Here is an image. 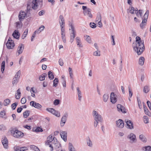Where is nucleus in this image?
Masks as SVG:
<instances>
[{
    "label": "nucleus",
    "mask_w": 151,
    "mask_h": 151,
    "mask_svg": "<svg viewBox=\"0 0 151 151\" xmlns=\"http://www.w3.org/2000/svg\"><path fill=\"white\" fill-rule=\"evenodd\" d=\"M17 105V103L15 102L12 104L11 105V107L12 109V110H15Z\"/></svg>",
    "instance_id": "4c0bfd02"
},
{
    "label": "nucleus",
    "mask_w": 151,
    "mask_h": 151,
    "mask_svg": "<svg viewBox=\"0 0 151 151\" xmlns=\"http://www.w3.org/2000/svg\"><path fill=\"white\" fill-rule=\"evenodd\" d=\"M48 78L50 80H52L54 79V76L51 71H49L48 73Z\"/></svg>",
    "instance_id": "a878e982"
},
{
    "label": "nucleus",
    "mask_w": 151,
    "mask_h": 151,
    "mask_svg": "<svg viewBox=\"0 0 151 151\" xmlns=\"http://www.w3.org/2000/svg\"><path fill=\"white\" fill-rule=\"evenodd\" d=\"M117 126L119 128H122L124 126V123L122 119H119L116 122Z\"/></svg>",
    "instance_id": "ddd939ff"
},
{
    "label": "nucleus",
    "mask_w": 151,
    "mask_h": 151,
    "mask_svg": "<svg viewBox=\"0 0 151 151\" xmlns=\"http://www.w3.org/2000/svg\"><path fill=\"white\" fill-rule=\"evenodd\" d=\"M30 148L31 149L35 151H40L39 149L37 146L34 145H31Z\"/></svg>",
    "instance_id": "c9c22d12"
},
{
    "label": "nucleus",
    "mask_w": 151,
    "mask_h": 151,
    "mask_svg": "<svg viewBox=\"0 0 151 151\" xmlns=\"http://www.w3.org/2000/svg\"><path fill=\"white\" fill-rule=\"evenodd\" d=\"M10 102L11 101L9 99H6L4 101L3 104L4 106H7L9 105Z\"/></svg>",
    "instance_id": "cd10ccee"
},
{
    "label": "nucleus",
    "mask_w": 151,
    "mask_h": 151,
    "mask_svg": "<svg viewBox=\"0 0 151 151\" xmlns=\"http://www.w3.org/2000/svg\"><path fill=\"white\" fill-rule=\"evenodd\" d=\"M61 38L63 40V42L64 43H65L66 42V39L65 37V35H62L61 36Z\"/></svg>",
    "instance_id": "0e129e2a"
},
{
    "label": "nucleus",
    "mask_w": 151,
    "mask_h": 151,
    "mask_svg": "<svg viewBox=\"0 0 151 151\" xmlns=\"http://www.w3.org/2000/svg\"><path fill=\"white\" fill-rule=\"evenodd\" d=\"M149 11L147 10L146 11L145 14L142 18V22L146 24L147 22V19L149 15Z\"/></svg>",
    "instance_id": "1a4fd4ad"
},
{
    "label": "nucleus",
    "mask_w": 151,
    "mask_h": 151,
    "mask_svg": "<svg viewBox=\"0 0 151 151\" xmlns=\"http://www.w3.org/2000/svg\"><path fill=\"white\" fill-rule=\"evenodd\" d=\"M23 109L22 106L17 108V112L18 113H20Z\"/></svg>",
    "instance_id": "338daca9"
},
{
    "label": "nucleus",
    "mask_w": 151,
    "mask_h": 151,
    "mask_svg": "<svg viewBox=\"0 0 151 151\" xmlns=\"http://www.w3.org/2000/svg\"><path fill=\"white\" fill-rule=\"evenodd\" d=\"M30 105L31 106L39 109H41L42 106L41 105L34 101H32L30 102Z\"/></svg>",
    "instance_id": "423d86ee"
},
{
    "label": "nucleus",
    "mask_w": 151,
    "mask_h": 151,
    "mask_svg": "<svg viewBox=\"0 0 151 151\" xmlns=\"http://www.w3.org/2000/svg\"><path fill=\"white\" fill-rule=\"evenodd\" d=\"M90 27L92 28H95L96 27V25L94 22H90L89 24Z\"/></svg>",
    "instance_id": "37998d69"
},
{
    "label": "nucleus",
    "mask_w": 151,
    "mask_h": 151,
    "mask_svg": "<svg viewBox=\"0 0 151 151\" xmlns=\"http://www.w3.org/2000/svg\"><path fill=\"white\" fill-rule=\"evenodd\" d=\"M60 103V100L58 99H55L54 102L53 104L55 105H58Z\"/></svg>",
    "instance_id": "a18cd8bd"
},
{
    "label": "nucleus",
    "mask_w": 151,
    "mask_h": 151,
    "mask_svg": "<svg viewBox=\"0 0 151 151\" xmlns=\"http://www.w3.org/2000/svg\"><path fill=\"white\" fill-rule=\"evenodd\" d=\"M68 116V113L66 112L64 113L60 121V124L61 127H63L64 125L65 124L66 122Z\"/></svg>",
    "instance_id": "39448f33"
},
{
    "label": "nucleus",
    "mask_w": 151,
    "mask_h": 151,
    "mask_svg": "<svg viewBox=\"0 0 151 151\" xmlns=\"http://www.w3.org/2000/svg\"><path fill=\"white\" fill-rule=\"evenodd\" d=\"M58 62L60 65L61 66L63 65V60L61 58H60L59 59Z\"/></svg>",
    "instance_id": "680f3d73"
},
{
    "label": "nucleus",
    "mask_w": 151,
    "mask_h": 151,
    "mask_svg": "<svg viewBox=\"0 0 151 151\" xmlns=\"http://www.w3.org/2000/svg\"><path fill=\"white\" fill-rule=\"evenodd\" d=\"M145 60V58L143 57H140L139 61V65L141 66L143 65L144 63Z\"/></svg>",
    "instance_id": "412c9836"
},
{
    "label": "nucleus",
    "mask_w": 151,
    "mask_h": 151,
    "mask_svg": "<svg viewBox=\"0 0 151 151\" xmlns=\"http://www.w3.org/2000/svg\"><path fill=\"white\" fill-rule=\"evenodd\" d=\"M77 91L78 96V100L80 101H81V98L82 97L81 93L80 90H79V88L77 87Z\"/></svg>",
    "instance_id": "393cba45"
},
{
    "label": "nucleus",
    "mask_w": 151,
    "mask_h": 151,
    "mask_svg": "<svg viewBox=\"0 0 151 151\" xmlns=\"http://www.w3.org/2000/svg\"><path fill=\"white\" fill-rule=\"evenodd\" d=\"M20 147L19 146L14 147V149L15 151H21L20 150Z\"/></svg>",
    "instance_id": "e2e57ef3"
},
{
    "label": "nucleus",
    "mask_w": 151,
    "mask_h": 151,
    "mask_svg": "<svg viewBox=\"0 0 151 151\" xmlns=\"http://www.w3.org/2000/svg\"><path fill=\"white\" fill-rule=\"evenodd\" d=\"M24 46L22 44H21L18 47L17 51L19 54H21L24 50Z\"/></svg>",
    "instance_id": "a211bd4d"
},
{
    "label": "nucleus",
    "mask_w": 151,
    "mask_h": 151,
    "mask_svg": "<svg viewBox=\"0 0 151 151\" xmlns=\"http://www.w3.org/2000/svg\"><path fill=\"white\" fill-rule=\"evenodd\" d=\"M68 25L69 27H70V28L69 29H71V32H76L75 30L73 21H72L71 22L70 21L69 22Z\"/></svg>",
    "instance_id": "aec40b11"
},
{
    "label": "nucleus",
    "mask_w": 151,
    "mask_h": 151,
    "mask_svg": "<svg viewBox=\"0 0 151 151\" xmlns=\"http://www.w3.org/2000/svg\"><path fill=\"white\" fill-rule=\"evenodd\" d=\"M26 99L24 98H22L21 100V102L22 104H24L26 102Z\"/></svg>",
    "instance_id": "bf43d9fd"
},
{
    "label": "nucleus",
    "mask_w": 151,
    "mask_h": 151,
    "mask_svg": "<svg viewBox=\"0 0 151 151\" xmlns=\"http://www.w3.org/2000/svg\"><path fill=\"white\" fill-rule=\"evenodd\" d=\"M21 74V72L20 70L18 71L16 73V74L15 75V76L14 78H18V79L19 78V77H20V75Z\"/></svg>",
    "instance_id": "58836bf2"
},
{
    "label": "nucleus",
    "mask_w": 151,
    "mask_h": 151,
    "mask_svg": "<svg viewBox=\"0 0 151 151\" xmlns=\"http://www.w3.org/2000/svg\"><path fill=\"white\" fill-rule=\"evenodd\" d=\"M11 132L13 137L17 138H21L24 136L23 133L18 130L16 128L12 129Z\"/></svg>",
    "instance_id": "7ed1b4c3"
},
{
    "label": "nucleus",
    "mask_w": 151,
    "mask_h": 151,
    "mask_svg": "<svg viewBox=\"0 0 151 151\" xmlns=\"http://www.w3.org/2000/svg\"><path fill=\"white\" fill-rule=\"evenodd\" d=\"M93 116L94 117V126L96 127L98 124V121L101 123L103 121V119L101 116L99 114L95 111H93Z\"/></svg>",
    "instance_id": "f03ea898"
},
{
    "label": "nucleus",
    "mask_w": 151,
    "mask_h": 151,
    "mask_svg": "<svg viewBox=\"0 0 151 151\" xmlns=\"http://www.w3.org/2000/svg\"><path fill=\"white\" fill-rule=\"evenodd\" d=\"M26 14L25 12H24L23 11H21L19 13L18 17L20 21H22L23 20V19L25 17Z\"/></svg>",
    "instance_id": "f8f14e48"
},
{
    "label": "nucleus",
    "mask_w": 151,
    "mask_h": 151,
    "mask_svg": "<svg viewBox=\"0 0 151 151\" xmlns=\"http://www.w3.org/2000/svg\"><path fill=\"white\" fill-rule=\"evenodd\" d=\"M84 37L85 38L86 40L89 43H91V38L89 36L86 35L84 36Z\"/></svg>",
    "instance_id": "473e14b6"
},
{
    "label": "nucleus",
    "mask_w": 151,
    "mask_h": 151,
    "mask_svg": "<svg viewBox=\"0 0 151 151\" xmlns=\"http://www.w3.org/2000/svg\"><path fill=\"white\" fill-rule=\"evenodd\" d=\"M135 42H133L132 45L134 50L136 52L138 55L141 54L145 49L144 41L141 40L139 36L136 37Z\"/></svg>",
    "instance_id": "f257e3e1"
},
{
    "label": "nucleus",
    "mask_w": 151,
    "mask_h": 151,
    "mask_svg": "<svg viewBox=\"0 0 151 151\" xmlns=\"http://www.w3.org/2000/svg\"><path fill=\"white\" fill-rule=\"evenodd\" d=\"M30 114V111L28 110H26L23 113V116L24 118H26L28 117Z\"/></svg>",
    "instance_id": "bb28decb"
},
{
    "label": "nucleus",
    "mask_w": 151,
    "mask_h": 151,
    "mask_svg": "<svg viewBox=\"0 0 151 151\" xmlns=\"http://www.w3.org/2000/svg\"><path fill=\"white\" fill-rule=\"evenodd\" d=\"M97 17H98V19L97 20V21H98L99 20H101V16L100 12L98 13L97 14Z\"/></svg>",
    "instance_id": "4d7b16f0"
},
{
    "label": "nucleus",
    "mask_w": 151,
    "mask_h": 151,
    "mask_svg": "<svg viewBox=\"0 0 151 151\" xmlns=\"http://www.w3.org/2000/svg\"><path fill=\"white\" fill-rule=\"evenodd\" d=\"M144 118V122L145 124L148 123V117L146 116H143Z\"/></svg>",
    "instance_id": "c03bdc74"
},
{
    "label": "nucleus",
    "mask_w": 151,
    "mask_h": 151,
    "mask_svg": "<svg viewBox=\"0 0 151 151\" xmlns=\"http://www.w3.org/2000/svg\"><path fill=\"white\" fill-rule=\"evenodd\" d=\"M76 32H71L70 35V38H75L76 36Z\"/></svg>",
    "instance_id": "3c124183"
},
{
    "label": "nucleus",
    "mask_w": 151,
    "mask_h": 151,
    "mask_svg": "<svg viewBox=\"0 0 151 151\" xmlns=\"http://www.w3.org/2000/svg\"><path fill=\"white\" fill-rule=\"evenodd\" d=\"M145 151H151V147L150 146H146L145 148Z\"/></svg>",
    "instance_id": "052dcab7"
},
{
    "label": "nucleus",
    "mask_w": 151,
    "mask_h": 151,
    "mask_svg": "<svg viewBox=\"0 0 151 151\" xmlns=\"http://www.w3.org/2000/svg\"><path fill=\"white\" fill-rule=\"evenodd\" d=\"M43 131L42 128L40 127H37L35 130V132H42Z\"/></svg>",
    "instance_id": "ea45409f"
},
{
    "label": "nucleus",
    "mask_w": 151,
    "mask_h": 151,
    "mask_svg": "<svg viewBox=\"0 0 151 151\" xmlns=\"http://www.w3.org/2000/svg\"><path fill=\"white\" fill-rule=\"evenodd\" d=\"M6 114V113L5 111H1L0 112V117L3 118L4 116Z\"/></svg>",
    "instance_id": "49530a36"
},
{
    "label": "nucleus",
    "mask_w": 151,
    "mask_h": 151,
    "mask_svg": "<svg viewBox=\"0 0 151 151\" xmlns=\"http://www.w3.org/2000/svg\"><path fill=\"white\" fill-rule=\"evenodd\" d=\"M47 74L46 73H44L42 74L41 75L39 76V79L41 81H42L45 80V78L47 77Z\"/></svg>",
    "instance_id": "4be33fe9"
},
{
    "label": "nucleus",
    "mask_w": 151,
    "mask_h": 151,
    "mask_svg": "<svg viewBox=\"0 0 151 151\" xmlns=\"http://www.w3.org/2000/svg\"><path fill=\"white\" fill-rule=\"evenodd\" d=\"M44 27H45L44 26L42 25L41 26H40V27L39 29L38 30H37V33H40L43 30Z\"/></svg>",
    "instance_id": "de8ad7c7"
},
{
    "label": "nucleus",
    "mask_w": 151,
    "mask_h": 151,
    "mask_svg": "<svg viewBox=\"0 0 151 151\" xmlns=\"http://www.w3.org/2000/svg\"><path fill=\"white\" fill-rule=\"evenodd\" d=\"M129 96H130V97L131 98L132 97V96L133 93L131 90V88H130L129 87Z\"/></svg>",
    "instance_id": "13d9d810"
},
{
    "label": "nucleus",
    "mask_w": 151,
    "mask_h": 151,
    "mask_svg": "<svg viewBox=\"0 0 151 151\" xmlns=\"http://www.w3.org/2000/svg\"><path fill=\"white\" fill-rule=\"evenodd\" d=\"M139 139L143 142H146L147 141V139L145 138V136L143 134H141L139 135Z\"/></svg>",
    "instance_id": "2f4dec72"
},
{
    "label": "nucleus",
    "mask_w": 151,
    "mask_h": 151,
    "mask_svg": "<svg viewBox=\"0 0 151 151\" xmlns=\"http://www.w3.org/2000/svg\"><path fill=\"white\" fill-rule=\"evenodd\" d=\"M68 71L69 73L71 79H73V71L72 69L70 67H69L68 68Z\"/></svg>",
    "instance_id": "72a5a7b5"
},
{
    "label": "nucleus",
    "mask_w": 151,
    "mask_h": 151,
    "mask_svg": "<svg viewBox=\"0 0 151 151\" xmlns=\"http://www.w3.org/2000/svg\"><path fill=\"white\" fill-rule=\"evenodd\" d=\"M0 130L1 131H4L6 130V127L3 124L0 125Z\"/></svg>",
    "instance_id": "5fc2aeb1"
},
{
    "label": "nucleus",
    "mask_w": 151,
    "mask_h": 151,
    "mask_svg": "<svg viewBox=\"0 0 151 151\" xmlns=\"http://www.w3.org/2000/svg\"><path fill=\"white\" fill-rule=\"evenodd\" d=\"M127 138L129 139L133 142H136V135L133 133H131L130 134L127 136Z\"/></svg>",
    "instance_id": "f3484780"
},
{
    "label": "nucleus",
    "mask_w": 151,
    "mask_h": 151,
    "mask_svg": "<svg viewBox=\"0 0 151 151\" xmlns=\"http://www.w3.org/2000/svg\"><path fill=\"white\" fill-rule=\"evenodd\" d=\"M46 110L47 111L50 112V113L53 114L54 112L55 111V109L53 108H47L46 109Z\"/></svg>",
    "instance_id": "09e8293b"
},
{
    "label": "nucleus",
    "mask_w": 151,
    "mask_h": 151,
    "mask_svg": "<svg viewBox=\"0 0 151 151\" xmlns=\"http://www.w3.org/2000/svg\"><path fill=\"white\" fill-rule=\"evenodd\" d=\"M82 9L83 11V13L85 16L88 15L90 18L92 17V15L91 14V9L88 8L86 6H83Z\"/></svg>",
    "instance_id": "20e7f679"
},
{
    "label": "nucleus",
    "mask_w": 151,
    "mask_h": 151,
    "mask_svg": "<svg viewBox=\"0 0 151 151\" xmlns=\"http://www.w3.org/2000/svg\"><path fill=\"white\" fill-rule=\"evenodd\" d=\"M19 81L18 78H14L13 79V81H12V83L13 85L14 84H16Z\"/></svg>",
    "instance_id": "a19ab883"
},
{
    "label": "nucleus",
    "mask_w": 151,
    "mask_h": 151,
    "mask_svg": "<svg viewBox=\"0 0 151 151\" xmlns=\"http://www.w3.org/2000/svg\"><path fill=\"white\" fill-rule=\"evenodd\" d=\"M6 45L7 48L8 49H12L15 46L14 41L12 40H11L10 41H9V42H7Z\"/></svg>",
    "instance_id": "0eeeda50"
},
{
    "label": "nucleus",
    "mask_w": 151,
    "mask_h": 151,
    "mask_svg": "<svg viewBox=\"0 0 151 151\" xmlns=\"http://www.w3.org/2000/svg\"><path fill=\"white\" fill-rule=\"evenodd\" d=\"M116 95L114 92H112L111 93V102L113 104H115L117 101V99L115 97Z\"/></svg>",
    "instance_id": "9b49d317"
},
{
    "label": "nucleus",
    "mask_w": 151,
    "mask_h": 151,
    "mask_svg": "<svg viewBox=\"0 0 151 151\" xmlns=\"http://www.w3.org/2000/svg\"><path fill=\"white\" fill-rule=\"evenodd\" d=\"M21 93L20 91V89L19 88L17 90V95H16V94H15V98L17 99H19L20 98V95Z\"/></svg>",
    "instance_id": "5701e85b"
},
{
    "label": "nucleus",
    "mask_w": 151,
    "mask_h": 151,
    "mask_svg": "<svg viewBox=\"0 0 151 151\" xmlns=\"http://www.w3.org/2000/svg\"><path fill=\"white\" fill-rule=\"evenodd\" d=\"M20 147V150H21V151H25L26 150H27V147Z\"/></svg>",
    "instance_id": "774afa93"
},
{
    "label": "nucleus",
    "mask_w": 151,
    "mask_h": 151,
    "mask_svg": "<svg viewBox=\"0 0 151 151\" xmlns=\"http://www.w3.org/2000/svg\"><path fill=\"white\" fill-rule=\"evenodd\" d=\"M60 135L62 138L65 141H67V132L66 131H62L60 133Z\"/></svg>",
    "instance_id": "2eb2a0df"
},
{
    "label": "nucleus",
    "mask_w": 151,
    "mask_h": 151,
    "mask_svg": "<svg viewBox=\"0 0 151 151\" xmlns=\"http://www.w3.org/2000/svg\"><path fill=\"white\" fill-rule=\"evenodd\" d=\"M37 32V30L35 31L33 33L32 36L31 37V41H32L33 40V39L35 38V35L36 34Z\"/></svg>",
    "instance_id": "8fccbe9b"
},
{
    "label": "nucleus",
    "mask_w": 151,
    "mask_h": 151,
    "mask_svg": "<svg viewBox=\"0 0 151 151\" xmlns=\"http://www.w3.org/2000/svg\"><path fill=\"white\" fill-rule=\"evenodd\" d=\"M32 8L34 10L36 9L38 6L37 0H33L32 1Z\"/></svg>",
    "instance_id": "6ab92c4d"
},
{
    "label": "nucleus",
    "mask_w": 151,
    "mask_h": 151,
    "mask_svg": "<svg viewBox=\"0 0 151 151\" xmlns=\"http://www.w3.org/2000/svg\"><path fill=\"white\" fill-rule=\"evenodd\" d=\"M88 141L87 142V144L88 146L90 147H91L92 145V144L91 141L89 137H88Z\"/></svg>",
    "instance_id": "6e6d98bb"
},
{
    "label": "nucleus",
    "mask_w": 151,
    "mask_h": 151,
    "mask_svg": "<svg viewBox=\"0 0 151 151\" xmlns=\"http://www.w3.org/2000/svg\"><path fill=\"white\" fill-rule=\"evenodd\" d=\"M53 86L56 87L59 82V80L57 78H55L53 81Z\"/></svg>",
    "instance_id": "b1692460"
},
{
    "label": "nucleus",
    "mask_w": 151,
    "mask_h": 151,
    "mask_svg": "<svg viewBox=\"0 0 151 151\" xmlns=\"http://www.w3.org/2000/svg\"><path fill=\"white\" fill-rule=\"evenodd\" d=\"M5 61H3L1 64V70L2 73H3L5 67Z\"/></svg>",
    "instance_id": "c756f323"
},
{
    "label": "nucleus",
    "mask_w": 151,
    "mask_h": 151,
    "mask_svg": "<svg viewBox=\"0 0 151 151\" xmlns=\"http://www.w3.org/2000/svg\"><path fill=\"white\" fill-rule=\"evenodd\" d=\"M144 112L147 115L150 116L151 115V114L150 112V111L147 108V107H146V109H145V108L144 109Z\"/></svg>",
    "instance_id": "7c9ffc66"
},
{
    "label": "nucleus",
    "mask_w": 151,
    "mask_h": 151,
    "mask_svg": "<svg viewBox=\"0 0 151 151\" xmlns=\"http://www.w3.org/2000/svg\"><path fill=\"white\" fill-rule=\"evenodd\" d=\"M53 114L56 116L59 117L60 116V113L58 111H57L55 110V112H54Z\"/></svg>",
    "instance_id": "79ce46f5"
},
{
    "label": "nucleus",
    "mask_w": 151,
    "mask_h": 151,
    "mask_svg": "<svg viewBox=\"0 0 151 151\" xmlns=\"http://www.w3.org/2000/svg\"><path fill=\"white\" fill-rule=\"evenodd\" d=\"M68 148L69 151H76L75 150L73 151V150L74 149V148L71 143L69 142L68 144Z\"/></svg>",
    "instance_id": "f704fd0d"
},
{
    "label": "nucleus",
    "mask_w": 151,
    "mask_h": 151,
    "mask_svg": "<svg viewBox=\"0 0 151 151\" xmlns=\"http://www.w3.org/2000/svg\"><path fill=\"white\" fill-rule=\"evenodd\" d=\"M133 9H134V8L131 6V7L130 6L129 7L128 10H129L130 13L132 14H134V12H133Z\"/></svg>",
    "instance_id": "603ef678"
},
{
    "label": "nucleus",
    "mask_w": 151,
    "mask_h": 151,
    "mask_svg": "<svg viewBox=\"0 0 151 151\" xmlns=\"http://www.w3.org/2000/svg\"><path fill=\"white\" fill-rule=\"evenodd\" d=\"M147 104L149 108L150 109V110H151V102L149 101H147Z\"/></svg>",
    "instance_id": "69168bd1"
},
{
    "label": "nucleus",
    "mask_w": 151,
    "mask_h": 151,
    "mask_svg": "<svg viewBox=\"0 0 151 151\" xmlns=\"http://www.w3.org/2000/svg\"><path fill=\"white\" fill-rule=\"evenodd\" d=\"M150 91L149 87L148 86H145L144 87L143 91L145 93H147Z\"/></svg>",
    "instance_id": "c85d7f7f"
},
{
    "label": "nucleus",
    "mask_w": 151,
    "mask_h": 151,
    "mask_svg": "<svg viewBox=\"0 0 151 151\" xmlns=\"http://www.w3.org/2000/svg\"><path fill=\"white\" fill-rule=\"evenodd\" d=\"M14 38L18 40L19 38L20 34L18 30H15L12 34Z\"/></svg>",
    "instance_id": "dca6fc26"
},
{
    "label": "nucleus",
    "mask_w": 151,
    "mask_h": 151,
    "mask_svg": "<svg viewBox=\"0 0 151 151\" xmlns=\"http://www.w3.org/2000/svg\"><path fill=\"white\" fill-rule=\"evenodd\" d=\"M1 142L4 148L6 149L8 148V139L6 137H4V138H2Z\"/></svg>",
    "instance_id": "6e6552de"
},
{
    "label": "nucleus",
    "mask_w": 151,
    "mask_h": 151,
    "mask_svg": "<svg viewBox=\"0 0 151 151\" xmlns=\"http://www.w3.org/2000/svg\"><path fill=\"white\" fill-rule=\"evenodd\" d=\"M27 32H28V31L27 32L24 31V33L22 36V39H24L26 37V36L27 35Z\"/></svg>",
    "instance_id": "864d4df0"
},
{
    "label": "nucleus",
    "mask_w": 151,
    "mask_h": 151,
    "mask_svg": "<svg viewBox=\"0 0 151 151\" xmlns=\"http://www.w3.org/2000/svg\"><path fill=\"white\" fill-rule=\"evenodd\" d=\"M125 122L126 123L127 128H128L130 129L133 128L134 127L133 123L131 121L128 119H126Z\"/></svg>",
    "instance_id": "9d476101"
},
{
    "label": "nucleus",
    "mask_w": 151,
    "mask_h": 151,
    "mask_svg": "<svg viewBox=\"0 0 151 151\" xmlns=\"http://www.w3.org/2000/svg\"><path fill=\"white\" fill-rule=\"evenodd\" d=\"M109 96L107 94H104L103 97V100L105 102H106L109 98Z\"/></svg>",
    "instance_id": "e433bc0d"
},
{
    "label": "nucleus",
    "mask_w": 151,
    "mask_h": 151,
    "mask_svg": "<svg viewBox=\"0 0 151 151\" xmlns=\"http://www.w3.org/2000/svg\"><path fill=\"white\" fill-rule=\"evenodd\" d=\"M117 107L118 111H121L123 113H126V112L125 111V108L122 105L120 104H118L117 105Z\"/></svg>",
    "instance_id": "4468645a"
}]
</instances>
